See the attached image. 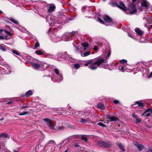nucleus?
I'll return each mask as SVG.
<instances>
[{
	"mask_svg": "<svg viewBox=\"0 0 152 152\" xmlns=\"http://www.w3.org/2000/svg\"><path fill=\"white\" fill-rule=\"evenodd\" d=\"M13 152H19L18 151L14 150Z\"/></svg>",
	"mask_w": 152,
	"mask_h": 152,
	"instance_id": "0e129e2a",
	"label": "nucleus"
},
{
	"mask_svg": "<svg viewBox=\"0 0 152 152\" xmlns=\"http://www.w3.org/2000/svg\"><path fill=\"white\" fill-rule=\"evenodd\" d=\"M3 31V30L2 29H0V32H2Z\"/></svg>",
	"mask_w": 152,
	"mask_h": 152,
	"instance_id": "69168bd1",
	"label": "nucleus"
},
{
	"mask_svg": "<svg viewBox=\"0 0 152 152\" xmlns=\"http://www.w3.org/2000/svg\"><path fill=\"white\" fill-rule=\"evenodd\" d=\"M9 137V135L4 133H3L0 134V138H7Z\"/></svg>",
	"mask_w": 152,
	"mask_h": 152,
	"instance_id": "412c9836",
	"label": "nucleus"
},
{
	"mask_svg": "<svg viewBox=\"0 0 152 152\" xmlns=\"http://www.w3.org/2000/svg\"><path fill=\"white\" fill-rule=\"evenodd\" d=\"M29 113L28 111H26L23 113H20L19 114V115L20 116L25 115L28 114Z\"/></svg>",
	"mask_w": 152,
	"mask_h": 152,
	"instance_id": "cd10ccee",
	"label": "nucleus"
},
{
	"mask_svg": "<svg viewBox=\"0 0 152 152\" xmlns=\"http://www.w3.org/2000/svg\"><path fill=\"white\" fill-rule=\"evenodd\" d=\"M136 104H138V106L142 109H143L145 106V105L143 103L141 102L140 101H137L134 102V104H133L132 106L133 107L134 105H136Z\"/></svg>",
	"mask_w": 152,
	"mask_h": 152,
	"instance_id": "9d476101",
	"label": "nucleus"
},
{
	"mask_svg": "<svg viewBox=\"0 0 152 152\" xmlns=\"http://www.w3.org/2000/svg\"><path fill=\"white\" fill-rule=\"evenodd\" d=\"M91 54V52L90 51L86 52L83 54H81V56L82 57H86Z\"/></svg>",
	"mask_w": 152,
	"mask_h": 152,
	"instance_id": "6ab92c4d",
	"label": "nucleus"
},
{
	"mask_svg": "<svg viewBox=\"0 0 152 152\" xmlns=\"http://www.w3.org/2000/svg\"><path fill=\"white\" fill-rule=\"evenodd\" d=\"M147 152H152V148L151 149H149L148 151Z\"/></svg>",
	"mask_w": 152,
	"mask_h": 152,
	"instance_id": "6e6d98bb",
	"label": "nucleus"
},
{
	"mask_svg": "<svg viewBox=\"0 0 152 152\" xmlns=\"http://www.w3.org/2000/svg\"><path fill=\"white\" fill-rule=\"evenodd\" d=\"M55 73L57 75H59V72L58 70V69H55Z\"/></svg>",
	"mask_w": 152,
	"mask_h": 152,
	"instance_id": "c03bdc74",
	"label": "nucleus"
},
{
	"mask_svg": "<svg viewBox=\"0 0 152 152\" xmlns=\"http://www.w3.org/2000/svg\"><path fill=\"white\" fill-rule=\"evenodd\" d=\"M93 62V59H91V60H89L87 62V63H88V64H91V63H92Z\"/></svg>",
	"mask_w": 152,
	"mask_h": 152,
	"instance_id": "49530a36",
	"label": "nucleus"
},
{
	"mask_svg": "<svg viewBox=\"0 0 152 152\" xmlns=\"http://www.w3.org/2000/svg\"><path fill=\"white\" fill-rule=\"evenodd\" d=\"M111 54V51L110 50H108V54H107V56L106 57V58H108L109 57L110 55Z\"/></svg>",
	"mask_w": 152,
	"mask_h": 152,
	"instance_id": "ea45409f",
	"label": "nucleus"
},
{
	"mask_svg": "<svg viewBox=\"0 0 152 152\" xmlns=\"http://www.w3.org/2000/svg\"><path fill=\"white\" fill-rule=\"evenodd\" d=\"M82 45L84 48H87L89 45V44L87 42L82 43Z\"/></svg>",
	"mask_w": 152,
	"mask_h": 152,
	"instance_id": "c756f323",
	"label": "nucleus"
},
{
	"mask_svg": "<svg viewBox=\"0 0 152 152\" xmlns=\"http://www.w3.org/2000/svg\"><path fill=\"white\" fill-rule=\"evenodd\" d=\"M126 66L125 65H123L121 66V68L120 69L122 71L124 72V69H126Z\"/></svg>",
	"mask_w": 152,
	"mask_h": 152,
	"instance_id": "a19ab883",
	"label": "nucleus"
},
{
	"mask_svg": "<svg viewBox=\"0 0 152 152\" xmlns=\"http://www.w3.org/2000/svg\"><path fill=\"white\" fill-rule=\"evenodd\" d=\"M107 118L110 120V121H118L119 120L118 117L115 116L108 115L107 117Z\"/></svg>",
	"mask_w": 152,
	"mask_h": 152,
	"instance_id": "0eeeda50",
	"label": "nucleus"
},
{
	"mask_svg": "<svg viewBox=\"0 0 152 152\" xmlns=\"http://www.w3.org/2000/svg\"><path fill=\"white\" fill-rule=\"evenodd\" d=\"M120 5H118V2H112L111 3V5L113 7H117L120 9L126 12V7L124 5V3L121 1L119 2Z\"/></svg>",
	"mask_w": 152,
	"mask_h": 152,
	"instance_id": "f257e3e1",
	"label": "nucleus"
},
{
	"mask_svg": "<svg viewBox=\"0 0 152 152\" xmlns=\"http://www.w3.org/2000/svg\"><path fill=\"white\" fill-rule=\"evenodd\" d=\"M151 115V114L149 113H148L145 115V116L146 117H149Z\"/></svg>",
	"mask_w": 152,
	"mask_h": 152,
	"instance_id": "3c124183",
	"label": "nucleus"
},
{
	"mask_svg": "<svg viewBox=\"0 0 152 152\" xmlns=\"http://www.w3.org/2000/svg\"><path fill=\"white\" fill-rule=\"evenodd\" d=\"M137 147L139 151H141L144 148L143 146L140 144Z\"/></svg>",
	"mask_w": 152,
	"mask_h": 152,
	"instance_id": "393cba45",
	"label": "nucleus"
},
{
	"mask_svg": "<svg viewBox=\"0 0 152 152\" xmlns=\"http://www.w3.org/2000/svg\"><path fill=\"white\" fill-rule=\"evenodd\" d=\"M29 107V106L28 105H26V106H23L22 107H21L20 108V109H23L26 108H27Z\"/></svg>",
	"mask_w": 152,
	"mask_h": 152,
	"instance_id": "4c0bfd02",
	"label": "nucleus"
},
{
	"mask_svg": "<svg viewBox=\"0 0 152 152\" xmlns=\"http://www.w3.org/2000/svg\"><path fill=\"white\" fill-rule=\"evenodd\" d=\"M96 64H94V63L91 64L89 66V68L93 70L96 69L97 68V67L95 66V65Z\"/></svg>",
	"mask_w": 152,
	"mask_h": 152,
	"instance_id": "f3484780",
	"label": "nucleus"
},
{
	"mask_svg": "<svg viewBox=\"0 0 152 152\" xmlns=\"http://www.w3.org/2000/svg\"><path fill=\"white\" fill-rule=\"evenodd\" d=\"M137 0H132V3L135 2L136 1H137Z\"/></svg>",
	"mask_w": 152,
	"mask_h": 152,
	"instance_id": "e2e57ef3",
	"label": "nucleus"
},
{
	"mask_svg": "<svg viewBox=\"0 0 152 152\" xmlns=\"http://www.w3.org/2000/svg\"><path fill=\"white\" fill-rule=\"evenodd\" d=\"M65 127L63 126H58L56 128V131H61L62 130H64L65 129Z\"/></svg>",
	"mask_w": 152,
	"mask_h": 152,
	"instance_id": "aec40b11",
	"label": "nucleus"
},
{
	"mask_svg": "<svg viewBox=\"0 0 152 152\" xmlns=\"http://www.w3.org/2000/svg\"><path fill=\"white\" fill-rule=\"evenodd\" d=\"M12 102L10 101V102H8L7 104H12Z\"/></svg>",
	"mask_w": 152,
	"mask_h": 152,
	"instance_id": "4d7b16f0",
	"label": "nucleus"
},
{
	"mask_svg": "<svg viewBox=\"0 0 152 152\" xmlns=\"http://www.w3.org/2000/svg\"><path fill=\"white\" fill-rule=\"evenodd\" d=\"M133 143V144L137 147L140 144L137 142L136 141L134 142Z\"/></svg>",
	"mask_w": 152,
	"mask_h": 152,
	"instance_id": "79ce46f5",
	"label": "nucleus"
},
{
	"mask_svg": "<svg viewBox=\"0 0 152 152\" xmlns=\"http://www.w3.org/2000/svg\"><path fill=\"white\" fill-rule=\"evenodd\" d=\"M139 9L141 11H142L143 10V8L141 7H139Z\"/></svg>",
	"mask_w": 152,
	"mask_h": 152,
	"instance_id": "bf43d9fd",
	"label": "nucleus"
},
{
	"mask_svg": "<svg viewBox=\"0 0 152 152\" xmlns=\"http://www.w3.org/2000/svg\"><path fill=\"white\" fill-rule=\"evenodd\" d=\"M135 119L136 120V124L140 123L142 121V119L139 118L138 117Z\"/></svg>",
	"mask_w": 152,
	"mask_h": 152,
	"instance_id": "bb28decb",
	"label": "nucleus"
},
{
	"mask_svg": "<svg viewBox=\"0 0 152 152\" xmlns=\"http://www.w3.org/2000/svg\"><path fill=\"white\" fill-rule=\"evenodd\" d=\"M32 66L35 69H38L40 66V65L39 63H37V62H34L32 64Z\"/></svg>",
	"mask_w": 152,
	"mask_h": 152,
	"instance_id": "ddd939ff",
	"label": "nucleus"
},
{
	"mask_svg": "<svg viewBox=\"0 0 152 152\" xmlns=\"http://www.w3.org/2000/svg\"><path fill=\"white\" fill-rule=\"evenodd\" d=\"M39 43L38 42H37L34 45V47L35 48H37L39 47Z\"/></svg>",
	"mask_w": 152,
	"mask_h": 152,
	"instance_id": "58836bf2",
	"label": "nucleus"
},
{
	"mask_svg": "<svg viewBox=\"0 0 152 152\" xmlns=\"http://www.w3.org/2000/svg\"><path fill=\"white\" fill-rule=\"evenodd\" d=\"M33 94V92L31 90L28 91L25 93L24 96L26 98L30 96Z\"/></svg>",
	"mask_w": 152,
	"mask_h": 152,
	"instance_id": "2eb2a0df",
	"label": "nucleus"
},
{
	"mask_svg": "<svg viewBox=\"0 0 152 152\" xmlns=\"http://www.w3.org/2000/svg\"><path fill=\"white\" fill-rule=\"evenodd\" d=\"M74 66L76 69H77L80 67V65L78 64H76L74 65Z\"/></svg>",
	"mask_w": 152,
	"mask_h": 152,
	"instance_id": "c9c22d12",
	"label": "nucleus"
},
{
	"mask_svg": "<svg viewBox=\"0 0 152 152\" xmlns=\"http://www.w3.org/2000/svg\"><path fill=\"white\" fill-rule=\"evenodd\" d=\"M68 150H66L64 152H68Z\"/></svg>",
	"mask_w": 152,
	"mask_h": 152,
	"instance_id": "774afa93",
	"label": "nucleus"
},
{
	"mask_svg": "<svg viewBox=\"0 0 152 152\" xmlns=\"http://www.w3.org/2000/svg\"><path fill=\"white\" fill-rule=\"evenodd\" d=\"M11 51L14 54L17 55H20L19 52V51L15 50H11Z\"/></svg>",
	"mask_w": 152,
	"mask_h": 152,
	"instance_id": "a878e982",
	"label": "nucleus"
},
{
	"mask_svg": "<svg viewBox=\"0 0 152 152\" xmlns=\"http://www.w3.org/2000/svg\"><path fill=\"white\" fill-rule=\"evenodd\" d=\"M132 116L133 117L135 118V119H136V118L138 117L137 115H135L134 113L133 114Z\"/></svg>",
	"mask_w": 152,
	"mask_h": 152,
	"instance_id": "8fccbe9b",
	"label": "nucleus"
},
{
	"mask_svg": "<svg viewBox=\"0 0 152 152\" xmlns=\"http://www.w3.org/2000/svg\"><path fill=\"white\" fill-rule=\"evenodd\" d=\"M113 102L115 104H117L119 103V101L117 100H115L113 101Z\"/></svg>",
	"mask_w": 152,
	"mask_h": 152,
	"instance_id": "de8ad7c7",
	"label": "nucleus"
},
{
	"mask_svg": "<svg viewBox=\"0 0 152 152\" xmlns=\"http://www.w3.org/2000/svg\"><path fill=\"white\" fill-rule=\"evenodd\" d=\"M76 50H77V52H79V51H80L81 52V51L80 50V49L77 47H76Z\"/></svg>",
	"mask_w": 152,
	"mask_h": 152,
	"instance_id": "5fc2aeb1",
	"label": "nucleus"
},
{
	"mask_svg": "<svg viewBox=\"0 0 152 152\" xmlns=\"http://www.w3.org/2000/svg\"><path fill=\"white\" fill-rule=\"evenodd\" d=\"M128 10L130 11L131 14H133L137 12V9L135 4L133 3H132L128 6Z\"/></svg>",
	"mask_w": 152,
	"mask_h": 152,
	"instance_id": "f03ea898",
	"label": "nucleus"
},
{
	"mask_svg": "<svg viewBox=\"0 0 152 152\" xmlns=\"http://www.w3.org/2000/svg\"><path fill=\"white\" fill-rule=\"evenodd\" d=\"M88 64V63L87 62L84 65L85 66H87Z\"/></svg>",
	"mask_w": 152,
	"mask_h": 152,
	"instance_id": "680f3d73",
	"label": "nucleus"
},
{
	"mask_svg": "<svg viewBox=\"0 0 152 152\" xmlns=\"http://www.w3.org/2000/svg\"><path fill=\"white\" fill-rule=\"evenodd\" d=\"M75 147H79L80 146L78 144H76L75 145Z\"/></svg>",
	"mask_w": 152,
	"mask_h": 152,
	"instance_id": "052dcab7",
	"label": "nucleus"
},
{
	"mask_svg": "<svg viewBox=\"0 0 152 152\" xmlns=\"http://www.w3.org/2000/svg\"><path fill=\"white\" fill-rule=\"evenodd\" d=\"M97 125L100 126H101L102 127H106V126L104 124L102 123L99 122L97 124Z\"/></svg>",
	"mask_w": 152,
	"mask_h": 152,
	"instance_id": "2f4dec72",
	"label": "nucleus"
},
{
	"mask_svg": "<svg viewBox=\"0 0 152 152\" xmlns=\"http://www.w3.org/2000/svg\"><path fill=\"white\" fill-rule=\"evenodd\" d=\"M118 146L121 150V152H125V151L124 146L121 143H119L118 144Z\"/></svg>",
	"mask_w": 152,
	"mask_h": 152,
	"instance_id": "f8f14e48",
	"label": "nucleus"
},
{
	"mask_svg": "<svg viewBox=\"0 0 152 152\" xmlns=\"http://www.w3.org/2000/svg\"><path fill=\"white\" fill-rule=\"evenodd\" d=\"M70 128L72 129H75V127L73 126H70Z\"/></svg>",
	"mask_w": 152,
	"mask_h": 152,
	"instance_id": "603ef678",
	"label": "nucleus"
},
{
	"mask_svg": "<svg viewBox=\"0 0 152 152\" xmlns=\"http://www.w3.org/2000/svg\"><path fill=\"white\" fill-rule=\"evenodd\" d=\"M110 121V120L109 121L107 120V124L109 123Z\"/></svg>",
	"mask_w": 152,
	"mask_h": 152,
	"instance_id": "338daca9",
	"label": "nucleus"
},
{
	"mask_svg": "<svg viewBox=\"0 0 152 152\" xmlns=\"http://www.w3.org/2000/svg\"><path fill=\"white\" fill-rule=\"evenodd\" d=\"M141 6L142 7H145L146 8H148V4L146 1L144 0L143 2L141 3Z\"/></svg>",
	"mask_w": 152,
	"mask_h": 152,
	"instance_id": "a211bd4d",
	"label": "nucleus"
},
{
	"mask_svg": "<svg viewBox=\"0 0 152 152\" xmlns=\"http://www.w3.org/2000/svg\"><path fill=\"white\" fill-rule=\"evenodd\" d=\"M4 31L5 32L7 35H9L10 36H12L13 35V34L12 33H11L9 31L4 29Z\"/></svg>",
	"mask_w": 152,
	"mask_h": 152,
	"instance_id": "7c9ffc66",
	"label": "nucleus"
},
{
	"mask_svg": "<svg viewBox=\"0 0 152 152\" xmlns=\"http://www.w3.org/2000/svg\"><path fill=\"white\" fill-rule=\"evenodd\" d=\"M98 144L99 146L104 148L110 147L111 145L110 143L104 141H99Z\"/></svg>",
	"mask_w": 152,
	"mask_h": 152,
	"instance_id": "39448f33",
	"label": "nucleus"
},
{
	"mask_svg": "<svg viewBox=\"0 0 152 152\" xmlns=\"http://www.w3.org/2000/svg\"><path fill=\"white\" fill-rule=\"evenodd\" d=\"M81 122L82 123H84V122H87V121L86 119H84L83 118H81Z\"/></svg>",
	"mask_w": 152,
	"mask_h": 152,
	"instance_id": "37998d69",
	"label": "nucleus"
},
{
	"mask_svg": "<svg viewBox=\"0 0 152 152\" xmlns=\"http://www.w3.org/2000/svg\"><path fill=\"white\" fill-rule=\"evenodd\" d=\"M135 31L137 34V35L138 36L142 35L143 34V32L138 28H136L135 29Z\"/></svg>",
	"mask_w": 152,
	"mask_h": 152,
	"instance_id": "9b49d317",
	"label": "nucleus"
},
{
	"mask_svg": "<svg viewBox=\"0 0 152 152\" xmlns=\"http://www.w3.org/2000/svg\"><path fill=\"white\" fill-rule=\"evenodd\" d=\"M127 62V61L125 59H122L120 61V62L121 64H124Z\"/></svg>",
	"mask_w": 152,
	"mask_h": 152,
	"instance_id": "f704fd0d",
	"label": "nucleus"
},
{
	"mask_svg": "<svg viewBox=\"0 0 152 152\" xmlns=\"http://www.w3.org/2000/svg\"><path fill=\"white\" fill-rule=\"evenodd\" d=\"M93 50L95 51H97L98 50V47L96 46H95L94 47V48H93Z\"/></svg>",
	"mask_w": 152,
	"mask_h": 152,
	"instance_id": "a18cd8bd",
	"label": "nucleus"
},
{
	"mask_svg": "<svg viewBox=\"0 0 152 152\" xmlns=\"http://www.w3.org/2000/svg\"><path fill=\"white\" fill-rule=\"evenodd\" d=\"M80 139L86 142H87L88 141V138L85 135H83L81 137Z\"/></svg>",
	"mask_w": 152,
	"mask_h": 152,
	"instance_id": "5701e85b",
	"label": "nucleus"
},
{
	"mask_svg": "<svg viewBox=\"0 0 152 152\" xmlns=\"http://www.w3.org/2000/svg\"><path fill=\"white\" fill-rule=\"evenodd\" d=\"M97 108L100 109L104 110V104L102 103H99L97 104Z\"/></svg>",
	"mask_w": 152,
	"mask_h": 152,
	"instance_id": "4468645a",
	"label": "nucleus"
},
{
	"mask_svg": "<svg viewBox=\"0 0 152 152\" xmlns=\"http://www.w3.org/2000/svg\"><path fill=\"white\" fill-rule=\"evenodd\" d=\"M103 19L107 23H110L113 22L112 18L107 15H105Z\"/></svg>",
	"mask_w": 152,
	"mask_h": 152,
	"instance_id": "1a4fd4ad",
	"label": "nucleus"
},
{
	"mask_svg": "<svg viewBox=\"0 0 152 152\" xmlns=\"http://www.w3.org/2000/svg\"><path fill=\"white\" fill-rule=\"evenodd\" d=\"M56 9V6L54 4H50V7L48 10V13L53 12Z\"/></svg>",
	"mask_w": 152,
	"mask_h": 152,
	"instance_id": "423d86ee",
	"label": "nucleus"
},
{
	"mask_svg": "<svg viewBox=\"0 0 152 152\" xmlns=\"http://www.w3.org/2000/svg\"><path fill=\"white\" fill-rule=\"evenodd\" d=\"M0 49L2 50L3 51H6V49L5 45L3 44L2 45L0 46Z\"/></svg>",
	"mask_w": 152,
	"mask_h": 152,
	"instance_id": "c85d7f7f",
	"label": "nucleus"
},
{
	"mask_svg": "<svg viewBox=\"0 0 152 152\" xmlns=\"http://www.w3.org/2000/svg\"><path fill=\"white\" fill-rule=\"evenodd\" d=\"M51 144H56V143L54 140H50L47 143V145H48Z\"/></svg>",
	"mask_w": 152,
	"mask_h": 152,
	"instance_id": "72a5a7b5",
	"label": "nucleus"
},
{
	"mask_svg": "<svg viewBox=\"0 0 152 152\" xmlns=\"http://www.w3.org/2000/svg\"><path fill=\"white\" fill-rule=\"evenodd\" d=\"M8 20H10L12 22L15 24H16L17 25L19 24L18 22V21L14 19L13 18H9Z\"/></svg>",
	"mask_w": 152,
	"mask_h": 152,
	"instance_id": "4be33fe9",
	"label": "nucleus"
},
{
	"mask_svg": "<svg viewBox=\"0 0 152 152\" xmlns=\"http://www.w3.org/2000/svg\"><path fill=\"white\" fill-rule=\"evenodd\" d=\"M98 20L100 23H101L102 24H104V21L100 18H98Z\"/></svg>",
	"mask_w": 152,
	"mask_h": 152,
	"instance_id": "e433bc0d",
	"label": "nucleus"
},
{
	"mask_svg": "<svg viewBox=\"0 0 152 152\" xmlns=\"http://www.w3.org/2000/svg\"><path fill=\"white\" fill-rule=\"evenodd\" d=\"M44 121L46 123L47 125L50 129L54 130H56V129L54 127V125L51 120L48 118H45L44 119Z\"/></svg>",
	"mask_w": 152,
	"mask_h": 152,
	"instance_id": "7ed1b4c3",
	"label": "nucleus"
},
{
	"mask_svg": "<svg viewBox=\"0 0 152 152\" xmlns=\"http://www.w3.org/2000/svg\"><path fill=\"white\" fill-rule=\"evenodd\" d=\"M58 17L59 18H63V17H64V14L63 13H61L58 14Z\"/></svg>",
	"mask_w": 152,
	"mask_h": 152,
	"instance_id": "473e14b6",
	"label": "nucleus"
},
{
	"mask_svg": "<svg viewBox=\"0 0 152 152\" xmlns=\"http://www.w3.org/2000/svg\"><path fill=\"white\" fill-rule=\"evenodd\" d=\"M150 112L151 113H152V106H151L150 108H148L143 113H142V116H143L146 113H147Z\"/></svg>",
	"mask_w": 152,
	"mask_h": 152,
	"instance_id": "dca6fc26",
	"label": "nucleus"
},
{
	"mask_svg": "<svg viewBox=\"0 0 152 152\" xmlns=\"http://www.w3.org/2000/svg\"><path fill=\"white\" fill-rule=\"evenodd\" d=\"M4 39V37L2 36H0V40Z\"/></svg>",
	"mask_w": 152,
	"mask_h": 152,
	"instance_id": "864d4df0",
	"label": "nucleus"
},
{
	"mask_svg": "<svg viewBox=\"0 0 152 152\" xmlns=\"http://www.w3.org/2000/svg\"><path fill=\"white\" fill-rule=\"evenodd\" d=\"M148 77V78L152 77V72L150 73Z\"/></svg>",
	"mask_w": 152,
	"mask_h": 152,
	"instance_id": "09e8293b",
	"label": "nucleus"
},
{
	"mask_svg": "<svg viewBox=\"0 0 152 152\" xmlns=\"http://www.w3.org/2000/svg\"><path fill=\"white\" fill-rule=\"evenodd\" d=\"M104 62V60L102 58H98L96 60L95 62L94 63V64H96L98 66H99L102 64Z\"/></svg>",
	"mask_w": 152,
	"mask_h": 152,
	"instance_id": "6e6552de",
	"label": "nucleus"
},
{
	"mask_svg": "<svg viewBox=\"0 0 152 152\" xmlns=\"http://www.w3.org/2000/svg\"><path fill=\"white\" fill-rule=\"evenodd\" d=\"M44 121L46 123L47 125L50 129L54 130H56V129L54 127V125L51 120L48 118H45L44 119Z\"/></svg>",
	"mask_w": 152,
	"mask_h": 152,
	"instance_id": "20e7f679",
	"label": "nucleus"
},
{
	"mask_svg": "<svg viewBox=\"0 0 152 152\" xmlns=\"http://www.w3.org/2000/svg\"><path fill=\"white\" fill-rule=\"evenodd\" d=\"M51 29V28H50L49 30L48 31L47 33H48V34L50 32V29Z\"/></svg>",
	"mask_w": 152,
	"mask_h": 152,
	"instance_id": "13d9d810",
	"label": "nucleus"
},
{
	"mask_svg": "<svg viewBox=\"0 0 152 152\" xmlns=\"http://www.w3.org/2000/svg\"><path fill=\"white\" fill-rule=\"evenodd\" d=\"M35 53L39 55H41L43 54V52L40 50H37L35 51Z\"/></svg>",
	"mask_w": 152,
	"mask_h": 152,
	"instance_id": "b1692460",
	"label": "nucleus"
}]
</instances>
